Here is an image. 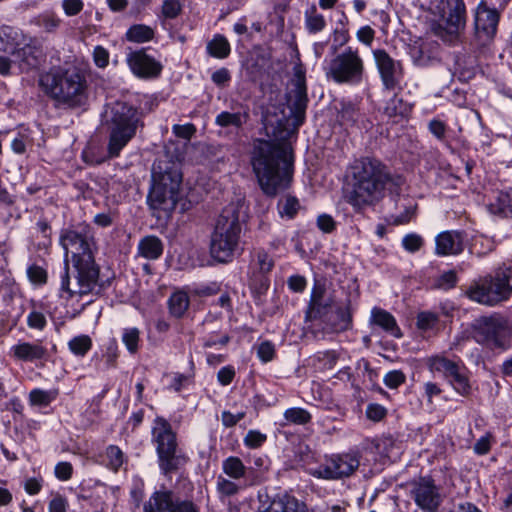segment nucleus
Returning a JSON list of instances; mask_svg holds the SVG:
<instances>
[{
	"instance_id": "nucleus-61",
	"label": "nucleus",
	"mask_w": 512,
	"mask_h": 512,
	"mask_svg": "<svg viewBox=\"0 0 512 512\" xmlns=\"http://www.w3.org/2000/svg\"><path fill=\"white\" fill-rule=\"evenodd\" d=\"M46 318L43 313L32 311L27 317V324L30 328L42 330L46 326Z\"/></svg>"
},
{
	"instance_id": "nucleus-56",
	"label": "nucleus",
	"mask_w": 512,
	"mask_h": 512,
	"mask_svg": "<svg viewBox=\"0 0 512 512\" xmlns=\"http://www.w3.org/2000/svg\"><path fill=\"white\" fill-rule=\"evenodd\" d=\"M27 275L29 280L34 284L42 285L47 282V272L41 266L31 265L27 269Z\"/></svg>"
},
{
	"instance_id": "nucleus-38",
	"label": "nucleus",
	"mask_w": 512,
	"mask_h": 512,
	"mask_svg": "<svg viewBox=\"0 0 512 512\" xmlns=\"http://www.w3.org/2000/svg\"><path fill=\"white\" fill-rule=\"evenodd\" d=\"M126 37L129 41L143 43L154 38V30L144 24H135L128 29Z\"/></svg>"
},
{
	"instance_id": "nucleus-5",
	"label": "nucleus",
	"mask_w": 512,
	"mask_h": 512,
	"mask_svg": "<svg viewBox=\"0 0 512 512\" xmlns=\"http://www.w3.org/2000/svg\"><path fill=\"white\" fill-rule=\"evenodd\" d=\"M103 123L109 133L108 155L115 158L143 126L142 112L127 102L115 101L105 106Z\"/></svg>"
},
{
	"instance_id": "nucleus-60",
	"label": "nucleus",
	"mask_w": 512,
	"mask_h": 512,
	"mask_svg": "<svg viewBox=\"0 0 512 512\" xmlns=\"http://www.w3.org/2000/svg\"><path fill=\"white\" fill-rule=\"evenodd\" d=\"M116 217L117 214L114 211L102 212L94 216L93 222L99 227L106 228L114 223Z\"/></svg>"
},
{
	"instance_id": "nucleus-41",
	"label": "nucleus",
	"mask_w": 512,
	"mask_h": 512,
	"mask_svg": "<svg viewBox=\"0 0 512 512\" xmlns=\"http://www.w3.org/2000/svg\"><path fill=\"white\" fill-rule=\"evenodd\" d=\"M510 207V195L503 191L498 192L495 201L488 205L490 213L498 216H506L510 212Z\"/></svg>"
},
{
	"instance_id": "nucleus-31",
	"label": "nucleus",
	"mask_w": 512,
	"mask_h": 512,
	"mask_svg": "<svg viewBox=\"0 0 512 512\" xmlns=\"http://www.w3.org/2000/svg\"><path fill=\"white\" fill-rule=\"evenodd\" d=\"M223 472L231 479L235 481H241L245 478L247 468L243 464L242 460L236 456H230L222 462Z\"/></svg>"
},
{
	"instance_id": "nucleus-54",
	"label": "nucleus",
	"mask_w": 512,
	"mask_h": 512,
	"mask_svg": "<svg viewBox=\"0 0 512 512\" xmlns=\"http://www.w3.org/2000/svg\"><path fill=\"white\" fill-rule=\"evenodd\" d=\"M406 380L405 374L401 370L389 371L383 378L384 384L390 389H396Z\"/></svg>"
},
{
	"instance_id": "nucleus-39",
	"label": "nucleus",
	"mask_w": 512,
	"mask_h": 512,
	"mask_svg": "<svg viewBox=\"0 0 512 512\" xmlns=\"http://www.w3.org/2000/svg\"><path fill=\"white\" fill-rule=\"evenodd\" d=\"M122 342L128 352L135 355L140 348V330L136 327L124 328L122 332Z\"/></svg>"
},
{
	"instance_id": "nucleus-19",
	"label": "nucleus",
	"mask_w": 512,
	"mask_h": 512,
	"mask_svg": "<svg viewBox=\"0 0 512 512\" xmlns=\"http://www.w3.org/2000/svg\"><path fill=\"white\" fill-rule=\"evenodd\" d=\"M131 71L140 78L156 77L161 73L162 65L143 50L131 52L127 57Z\"/></svg>"
},
{
	"instance_id": "nucleus-11",
	"label": "nucleus",
	"mask_w": 512,
	"mask_h": 512,
	"mask_svg": "<svg viewBox=\"0 0 512 512\" xmlns=\"http://www.w3.org/2000/svg\"><path fill=\"white\" fill-rule=\"evenodd\" d=\"M77 271L76 283L71 286L69 265L64 263L61 274V291L67 293V298L74 295H85L91 293L99 278V268L95 264L94 256H87L85 259L74 262Z\"/></svg>"
},
{
	"instance_id": "nucleus-58",
	"label": "nucleus",
	"mask_w": 512,
	"mask_h": 512,
	"mask_svg": "<svg viewBox=\"0 0 512 512\" xmlns=\"http://www.w3.org/2000/svg\"><path fill=\"white\" fill-rule=\"evenodd\" d=\"M456 283L457 274L453 270L443 273L436 281L437 287L444 290L453 288Z\"/></svg>"
},
{
	"instance_id": "nucleus-33",
	"label": "nucleus",
	"mask_w": 512,
	"mask_h": 512,
	"mask_svg": "<svg viewBox=\"0 0 512 512\" xmlns=\"http://www.w3.org/2000/svg\"><path fill=\"white\" fill-rule=\"evenodd\" d=\"M58 395L59 390L57 388L50 390L35 388L30 391L28 399L31 406L47 407L56 400Z\"/></svg>"
},
{
	"instance_id": "nucleus-34",
	"label": "nucleus",
	"mask_w": 512,
	"mask_h": 512,
	"mask_svg": "<svg viewBox=\"0 0 512 512\" xmlns=\"http://www.w3.org/2000/svg\"><path fill=\"white\" fill-rule=\"evenodd\" d=\"M245 485H242L240 481L228 479L222 475H219L216 480V490L219 494L220 499L232 497L237 495Z\"/></svg>"
},
{
	"instance_id": "nucleus-47",
	"label": "nucleus",
	"mask_w": 512,
	"mask_h": 512,
	"mask_svg": "<svg viewBox=\"0 0 512 512\" xmlns=\"http://www.w3.org/2000/svg\"><path fill=\"white\" fill-rule=\"evenodd\" d=\"M254 266L259 273L267 274L274 267V261L266 251L258 250L254 256Z\"/></svg>"
},
{
	"instance_id": "nucleus-44",
	"label": "nucleus",
	"mask_w": 512,
	"mask_h": 512,
	"mask_svg": "<svg viewBox=\"0 0 512 512\" xmlns=\"http://www.w3.org/2000/svg\"><path fill=\"white\" fill-rule=\"evenodd\" d=\"M465 371V367L462 366L449 381L453 388L463 396L469 395L471 391V386Z\"/></svg>"
},
{
	"instance_id": "nucleus-13",
	"label": "nucleus",
	"mask_w": 512,
	"mask_h": 512,
	"mask_svg": "<svg viewBox=\"0 0 512 512\" xmlns=\"http://www.w3.org/2000/svg\"><path fill=\"white\" fill-rule=\"evenodd\" d=\"M359 452L333 454L326 458L314 472V475L328 480H338L350 477L359 468Z\"/></svg>"
},
{
	"instance_id": "nucleus-40",
	"label": "nucleus",
	"mask_w": 512,
	"mask_h": 512,
	"mask_svg": "<svg viewBox=\"0 0 512 512\" xmlns=\"http://www.w3.org/2000/svg\"><path fill=\"white\" fill-rule=\"evenodd\" d=\"M329 303L324 301V290L316 286L314 287L310 300V313L314 317H322Z\"/></svg>"
},
{
	"instance_id": "nucleus-28",
	"label": "nucleus",
	"mask_w": 512,
	"mask_h": 512,
	"mask_svg": "<svg viewBox=\"0 0 512 512\" xmlns=\"http://www.w3.org/2000/svg\"><path fill=\"white\" fill-rule=\"evenodd\" d=\"M328 323L336 332L345 331L351 327L352 316L349 305H340L335 308L328 318Z\"/></svg>"
},
{
	"instance_id": "nucleus-49",
	"label": "nucleus",
	"mask_w": 512,
	"mask_h": 512,
	"mask_svg": "<svg viewBox=\"0 0 512 512\" xmlns=\"http://www.w3.org/2000/svg\"><path fill=\"white\" fill-rule=\"evenodd\" d=\"M360 116L358 109L352 104L343 105L339 119L342 125H353Z\"/></svg>"
},
{
	"instance_id": "nucleus-16",
	"label": "nucleus",
	"mask_w": 512,
	"mask_h": 512,
	"mask_svg": "<svg viewBox=\"0 0 512 512\" xmlns=\"http://www.w3.org/2000/svg\"><path fill=\"white\" fill-rule=\"evenodd\" d=\"M143 512H198L196 506L170 490L155 491L144 504Z\"/></svg>"
},
{
	"instance_id": "nucleus-51",
	"label": "nucleus",
	"mask_w": 512,
	"mask_h": 512,
	"mask_svg": "<svg viewBox=\"0 0 512 512\" xmlns=\"http://www.w3.org/2000/svg\"><path fill=\"white\" fill-rule=\"evenodd\" d=\"M267 440V435L258 430H249L243 439L244 445L250 449L261 447Z\"/></svg>"
},
{
	"instance_id": "nucleus-17",
	"label": "nucleus",
	"mask_w": 512,
	"mask_h": 512,
	"mask_svg": "<svg viewBox=\"0 0 512 512\" xmlns=\"http://www.w3.org/2000/svg\"><path fill=\"white\" fill-rule=\"evenodd\" d=\"M372 53L384 88L390 91L400 88L404 77L402 63L384 49H376Z\"/></svg>"
},
{
	"instance_id": "nucleus-29",
	"label": "nucleus",
	"mask_w": 512,
	"mask_h": 512,
	"mask_svg": "<svg viewBox=\"0 0 512 512\" xmlns=\"http://www.w3.org/2000/svg\"><path fill=\"white\" fill-rule=\"evenodd\" d=\"M462 366L463 365L460 362L452 361L443 356H434L430 358V368L433 371L442 373L449 381L453 376H455Z\"/></svg>"
},
{
	"instance_id": "nucleus-21",
	"label": "nucleus",
	"mask_w": 512,
	"mask_h": 512,
	"mask_svg": "<svg viewBox=\"0 0 512 512\" xmlns=\"http://www.w3.org/2000/svg\"><path fill=\"white\" fill-rule=\"evenodd\" d=\"M257 512H309L307 505L288 493L275 495L270 501L262 502Z\"/></svg>"
},
{
	"instance_id": "nucleus-45",
	"label": "nucleus",
	"mask_w": 512,
	"mask_h": 512,
	"mask_svg": "<svg viewBox=\"0 0 512 512\" xmlns=\"http://www.w3.org/2000/svg\"><path fill=\"white\" fill-rule=\"evenodd\" d=\"M428 130L429 132L441 143L449 146L448 144V127L447 125L439 120V119H432L428 122Z\"/></svg>"
},
{
	"instance_id": "nucleus-37",
	"label": "nucleus",
	"mask_w": 512,
	"mask_h": 512,
	"mask_svg": "<svg viewBox=\"0 0 512 512\" xmlns=\"http://www.w3.org/2000/svg\"><path fill=\"white\" fill-rule=\"evenodd\" d=\"M168 304L170 313L174 317L180 318L189 307V296L183 291H177L170 296Z\"/></svg>"
},
{
	"instance_id": "nucleus-12",
	"label": "nucleus",
	"mask_w": 512,
	"mask_h": 512,
	"mask_svg": "<svg viewBox=\"0 0 512 512\" xmlns=\"http://www.w3.org/2000/svg\"><path fill=\"white\" fill-rule=\"evenodd\" d=\"M511 337V326L505 317L494 314L481 317L474 324V338L491 348L506 349Z\"/></svg>"
},
{
	"instance_id": "nucleus-57",
	"label": "nucleus",
	"mask_w": 512,
	"mask_h": 512,
	"mask_svg": "<svg viewBox=\"0 0 512 512\" xmlns=\"http://www.w3.org/2000/svg\"><path fill=\"white\" fill-rule=\"evenodd\" d=\"M257 355L264 363L270 362L275 356L274 344L270 341H264L257 348Z\"/></svg>"
},
{
	"instance_id": "nucleus-15",
	"label": "nucleus",
	"mask_w": 512,
	"mask_h": 512,
	"mask_svg": "<svg viewBox=\"0 0 512 512\" xmlns=\"http://www.w3.org/2000/svg\"><path fill=\"white\" fill-rule=\"evenodd\" d=\"M410 496L423 512H437L441 503V489L431 477H420L410 485Z\"/></svg>"
},
{
	"instance_id": "nucleus-62",
	"label": "nucleus",
	"mask_w": 512,
	"mask_h": 512,
	"mask_svg": "<svg viewBox=\"0 0 512 512\" xmlns=\"http://www.w3.org/2000/svg\"><path fill=\"white\" fill-rule=\"evenodd\" d=\"M94 63L99 68H105L109 63V53L102 46H96L93 51Z\"/></svg>"
},
{
	"instance_id": "nucleus-42",
	"label": "nucleus",
	"mask_w": 512,
	"mask_h": 512,
	"mask_svg": "<svg viewBox=\"0 0 512 512\" xmlns=\"http://www.w3.org/2000/svg\"><path fill=\"white\" fill-rule=\"evenodd\" d=\"M70 351L77 356H84L92 347V340L88 335H79L68 342Z\"/></svg>"
},
{
	"instance_id": "nucleus-53",
	"label": "nucleus",
	"mask_w": 512,
	"mask_h": 512,
	"mask_svg": "<svg viewBox=\"0 0 512 512\" xmlns=\"http://www.w3.org/2000/svg\"><path fill=\"white\" fill-rule=\"evenodd\" d=\"M119 356L118 346L115 340H110L106 346L105 351L103 353V359L105 361L107 368L116 367L117 358Z\"/></svg>"
},
{
	"instance_id": "nucleus-35",
	"label": "nucleus",
	"mask_w": 512,
	"mask_h": 512,
	"mask_svg": "<svg viewBox=\"0 0 512 512\" xmlns=\"http://www.w3.org/2000/svg\"><path fill=\"white\" fill-rule=\"evenodd\" d=\"M300 208L301 205L299 200L292 195L282 197L277 203V209L280 217L288 220L295 218Z\"/></svg>"
},
{
	"instance_id": "nucleus-27",
	"label": "nucleus",
	"mask_w": 512,
	"mask_h": 512,
	"mask_svg": "<svg viewBox=\"0 0 512 512\" xmlns=\"http://www.w3.org/2000/svg\"><path fill=\"white\" fill-rule=\"evenodd\" d=\"M0 41L4 51H14L25 42V36L18 28L12 26L0 27Z\"/></svg>"
},
{
	"instance_id": "nucleus-25",
	"label": "nucleus",
	"mask_w": 512,
	"mask_h": 512,
	"mask_svg": "<svg viewBox=\"0 0 512 512\" xmlns=\"http://www.w3.org/2000/svg\"><path fill=\"white\" fill-rule=\"evenodd\" d=\"M242 111L229 112L222 111L215 117V125L221 128H234L236 130L242 129V127L248 122L249 108L242 107Z\"/></svg>"
},
{
	"instance_id": "nucleus-18",
	"label": "nucleus",
	"mask_w": 512,
	"mask_h": 512,
	"mask_svg": "<svg viewBox=\"0 0 512 512\" xmlns=\"http://www.w3.org/2000/svg\"><path fill=\"white\" fill-rule=\"evenodd\" d=\"M500 19V13L496 8H490L487 3L482 0L475 9L474 24L476 34L479 38L491 40L496 32Z\"/></svg>"
},
{
	"instance_id": "nucleus-64",
	"label": "nucleus",
	"mask_w": 512,
	"mask_h": 512,
	"mask_svg": "<svg viewBox=\"0 0 512 512\" xmlns=\"http://www.w3.org/2000/svg\"><path fill=\"white\" fill-rule=\"evenodd\" d=\"M73 467L69 462H59L55 466V476L61 481H67L72 477Z\"/></svg>"
},
{
	"instance_id": "nucleus-36",
	"label": "nucleus",
	"mask_w": 512,
	"mask_h": 512,
	"mask_svg": "<svg viewBox=\"0 0 512 512\" xmlns=\"http://www.w3.org/2000/svg\"><path fill=\"white\" fill-rule=\"evenodd\" d=\"M305 27L309 33H318L326 27V20L322 14L317 11L315 5H312L305 11Z\"/></svg>"
},
{
	"instance_id": "nucleus-23",
	"label": "nucleus",
	"mask_w": 512,
	"mask_h": 512,
	"mask_svg": "<svg viewBox=\"0 0 512 512\" xmlns=\"http://www.w3.org/2000/svg\"><path fill=\"white\" fill-rule=\"evenodd\" d=\"M12 355L21 361L33 362L46 356V348L39 342H20L11 348Z\"/></svg>"
},
{
	"instance_id": "nucleus-63",
	"label": "nucleus",
	"mask_w": 512,
	"mask_h": 512,
	"mask_svg": "<svg viewBox=\"0 0 512 512\" xmlns=\"http://www.w3.org/2000/svg\"><path fill=\"white\" fill-rule=\"evenodd\" d=\"M84 3L82 0H63L62 7L67 16H75L81 12Z\"/></svg>"
},
{
	"instance_id": "nucleus-59",
	"label": "nucleus",
	"mask_w": 512,
	"mask_h": 512,
	"mask_svg": "<svg viewBox=\"0 0 512 512\" xmlns=\"http://www.w3.org/2000/svg\"><path fill=\"white\" fill-rule=\"evenodd\" d=\"M387 414V410L380 404L372 403L366 408V416L372 421H381Z\"/></svg>"
},
{
	"instance_id": "nucleus-43",
	"label": "nucleus",
	"mask_w": 512,
	"mask_h": 512,
	"mask_svg": "<svg viewBox=\"0 0 512 512\" xmlns=\"http://www.w3.org/2000/svg\"><path fill=\"white\" fill-rule=\"evenodd\" d=\"M284 418L287 422L296 425H305L311 421V414L300 407L289 408L284 412Z\"/></svg>"
},
{
	"instance_id": "nucleus-4",
	"label": "nucleus",
	"mask_w": 512,
	"mask_h": 512,
	"mask_svg": "<svg viewBox=\"0 0 512 512\" xmlns=\"http://www.w3.org/2000/svg\"><path fill=\"white\" fill-rule=\"evenodd\" d=\"M243 204L232 202L218 216L210 238V254L220 263H229L243 251L240 238L246 221Z\"/></svg>"
},
{
	"instance_id": "nucleus-10",
	"label": "nucleus",
	"mask_w": 512,
	"mask_h": 512,
	"mask_svg": "<svg viewBox=\"0 0 512 512\" xmlns=\"http://www.w3.org/2000/svg\"><path fill=\"white\" fill-rule=\"evenodd\" d=\"M441 5V16L445 25L433 23L431 31L442 41L453 44L466 26V6L464 0H441Z\"/></svg>"
},
{
	"instance_id": "nucleus-8",
	"label": "nucleus",
	"mask_w": 512,
	"mask_h": 512,
	"mask_svg": "<svg viewBox=\"0 0 512 512\" xmlns=\"http://www.w3.org/2000/svg\"><path fill=\"white\" fill-rule=\"evenodd\" d=\"M151 434L159 468L164 475L176 472L187 463L188 458L178 449L176 433L165 418H155Z\"/></svg>"
},
{
	"instance_id": "nucleus-14",
	"label": "nucleus",
	"mask_w": 512,
	"mask_h": 512,
	"mask_svg": "<svg viewBox=\"0 0 512 512\" xmlns=\"http://www.w3.org/2000/svg\"><path fill=\"white\" fill-rule=\"evenodd\" d=\"M92 243L93 238L89 226L63 230L60 235V244L65 251L64 263H66V260L69 263V253L72 256L73 263L85 259L87 256H93Z\"/></svg>"
},
{
	"instance_id": "nucleus-22",
	"label": "nucleus",
	"mask_w": 512,
	"mask_h": 512,
	"mask_svg": "<svg viewBox=\"0 0 512 512\" xmlns=\"http://www.w3.org/2000/svg\"><path fill=\"white\" fill-rule=\"evenodd\" d=\"M463 250V235L459 231L447 230L435 237V254L438 256L458 255Z\"/></svg>"
},
{
	"instance_id": "nucleus-9",
	"label": "nucleus",
	"mask_w": 512,
	"mask_h": 512,
	"mask_svg": "<svg viewBox=\"0 0 512 512\" xmlns=\"http://www.w3.org/2000/svg\"><path fill=\"white\" fill-rule=\"evenodd\" d=\"M327 79L337 84H360L364 76V62L358 50L347 47L336 54L324 67Z\"/></svg>"
},
{
	"instance_id": "nucleus-48",
	"label": "nucleus",
	"mask_w": 512,
	"mask_h": 512,
	"mask_svg": "<svg viewBox=\"0 0 512 512\" xmlns=\"http://www.w3.org/2000/svg\"><path fill=\"white\" fill-rule=\"evenodd\" d=\"M438 316L433 312H420L417 315V328L422 331H429L435 328L438 323Z\"/></svg>"
},
{
	"instance_id": "nucleus-26",
	"label": "nucleus",
	"mask_w": 512,
	"mask_h": 512,
	"mask_svg": "<svg viewBox=\"0 0 512 512\" xmlns=\"http://www.w3.org/2000/svg\"><path fill=\"white\" fill-rule=\"evenodd\" d=\"M162 240L155 235H147L140 239L137 247L138 255L148 259L157 260L163 253Z\"/></svg>"
},
{
	"instance_id": "nucleus-46",
	"label": "nucleus",
	"mask_w": 512,
	"mask_h": 512,
	"mask_svg": "<svg viewBox=\"0 0 512 512\" xmlns=\"http://www.w3.org/2000/svg\"><path fill=\"white\" fill-rule=\"evenodd\" d=\"M107 466L117 472L124 462V454L118 446L110 445L106 449Z\"/></svg>"
},
{
	"instance_id": "nucleus-3",
	"label": "nucleus",
	"mask_w": 512,
	"mask_h": 512,
	"mask_svg": "<svg viewBox=\"0 0 512 512\" xmlns=\"http://www.w3.org/2000/svg\"><path fill=\"white\" fill-rule=\"evenodd\" d=\"M39 87L56 106L65 109L84 108L89 101V83L78 67L54 68L40 74Z\"/></svg>"
},
{
	"instance_id": "nucleus-30",
	"label": "nucleus",
	"mask_w": 512,
	"mask_h": 512,
	"mask_svg": "<svg viewBox=\"0 0 512 512\" xmlns=\"http://www.w3.org/2000/svg\"><path fill=\"white\" fill-rule=\"evenodd\" d=\"M207 53L217 59H225L230 55L231 46L222 34H216L206 45Z\"/></svg>"
},
{
	"instance_id": "nucleus-50",
	"label": "nucleus",
	"mask_w": 512,
	"mask_h": 512,
	"mask_svg": "<svg viewBox=\"0 0 512 512\" xmlns=\"http://www.w3.org/2000/svg\"><path fill=\"white\" fill-rule=\"evenodd\" d=\"M182 11L180 0H164L162 4V16L165 19H175Z\"/></svg>"
},
{
	"instance_id": "nucleus-1",
	"label": "nucleus",
	"mask_w": 512,
	"mask_h": 512,
	"mask_svg": "<svg viewBox=\"0 0 512 512\" xmlns=\"http://www.w3.org/2000/svg\"><path fill=\"white\" fill-rule=\"evenodd\" d=\"M308 103L305 76L297 71L287 92L289 116L267 110L262 116L263 129L269 140L253 142L250 163L262 192L268 197L289 188L293 179V156L284 142L305 120Z\"/></svg>"
},
{
	"instance_id": "nucleus-7",
	"label": "nucleus",
	"mask_w": 512,
	"mask_h": 512,
	"mask_svg": "<svg viewBox=\"0 0 512 512\" xmlns=\"http://www.w3.org/2000/svg\"><path fill=\"white\" fill-rule=\"evenodd\" d=\"M465 294L471 301L489 307L507 301L512 295V267L500 268L495 275L479 277Z\"/></svg>"
},
{
	"instance_id": "nucleus-32",
	"label": "nucleus",
	"mask_w": 512,
	"mask_h": 512,
	"mask_svg": "<svg viewBox=\"0 0 512 512\" xmlns=\"http://www.w3.org/2000/svg\"><path fill=\"white\" fill-rule=\"evenodd\" d=\"M411 111V106L398 95L390 98L384 107V114L389 118H403Z\"/></svg>"
},
{
	"instance_id": "nucleus-55",
	"label": "nucleus",
	"mask_w": 512,
	"mask_h": 512,
	"mask_svg": "<svg viewBox=\"0 0 512 512\" xmlns=\"http://www.w3.org/2000/svg\"><path fill=\"white\" fill-rule=\"evenodd\" d=\"M61 20L55 14H43L38 17L37 24L41 26L46 32L55 31Z\"/></svg>"
},
{
	"instance_id": "nucleus-2",
	"label": "nucleus",
	"mask_w": 512,
	"mask_h": 512,
	"mask_svg": "<svg viewBox=\"0 0 512 512\" xmlns=\"http://www.w3.org/2000/svg\"><path fill=\"white\" fill-rule=\"evenodd\" d=\"M350 190L347 201L356 210L373 206L385 196L389 190L391 198L399 210L394 217V224H406L415 215L417 204L413 199L401 197L405 179L400 175H392L388 168L374 157L356 159L350 166Z\"/></svg>"
},
{
	"instance_id": "nucleus-20",
	"label": "nucleus",
	"mask_w": 512,
	"mask_h": 512,
	"mask_svg": "<svg viewBox=\"0 0 512 512\" xmlns=\"http://www.w3.org/2000/svg\"><path fill=\"white\" fill-rule=\"evenodd\" d=\"M22 45V47L12 51V56L14 64L18 65L19 70L28 72L40 65L44 55L41 47L35 42H24Z\"/></svg>"
},
{
	"instance_id": "nucleus-52",
	"label": "nucleus",
	"mask_w": 512,
	"mask_h": 512,
	"mask_svg": "<svg viewBox=\"0 0 512 512\" xmlns=\"http://www.w3.org/2000/svg\"><path fill=\"white\" fill-rule=\"evenodd\" d=\"M424 244L423 238L416 233H409L402 239L403 248L409 253H415L419 251Z\"/></svg>"
},
{
	"instance_id": "nucleus-24",
	"label": "nucleus",
	"mask_w": 512,
	"mask_h": 512,
	"mask_svg": "<svg viewBox=\"0 0 512 512\" xmlns=\"http://www.w3.org/2000/svg\"><path fill=\"white\" fill-rule=\"evenodd\" d=\"M370 322L395 338H401L402 332L395 317L388 311L381 308H373L371 311Z\"/></svg>"
},
{
	"instance_id": "nucleus-6",
	"label": "nucleus",
	"mask_w": 512,
	"mask_h": 512,
	"mask_svg": "<svg viewBox=\"0 0 512 512\" xmlns=\"http://www.w3.org/2000/svg\"><path fill=\"white\" fill-rule=\"evenodd\" d=\"M182 174L171 164H154L152 168V184L147 196V203L153 215L158 218L160 213H171L180 199Z\"/></svg>"
}]
</instances>
